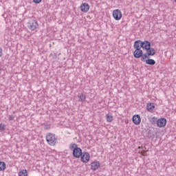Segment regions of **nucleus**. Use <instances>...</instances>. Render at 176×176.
Here are the masks:
<instances>
[{"instance_id":"5","label":"nucleus","mask_w":176,"mask_h":176,"mask_svg":"<svg viewBox=\"0 0 176 176\" xmlns=\"http://www.w3.org/2000/svg\"><path fill=\"white\" fill-rule=\"evenodd\" d=\"M80 160L82 163H87L90 160V154L87 152H84L80 156Z\"/></svg>"},{"instance_id":"28","label":"nucleus","mask_w":176,"mask_h":176,"mask_svg":"<svg viewBox=\"0 0 176 176\" xmlns=\"http://www.w3.org/2000/svg\"><path fill=\"white\" fill-rule=\"evenodd\" d=\"M142 156H145V152L142 153Z\"/></svg>"},{"instance_id":"23","label":"nucleus","mask_w":176,"mask_h":176,"mask_svg":"<svg viewBox=\"0 0 176 176\" xmlns=\"http://www.w3.org/2000/svg\"><path fill=\"white\" fill-rule=\"evenodd\" d=\"M5 124H0V131H3L6 130Z\"/></svg>"},{"instance_id":"9","label":"nucleus","mask_w":176,"mask_h":176,"mask_svg":"<svg viewBox=\"0 0 176 176\" xmlns=\"http://www.w3.org/2000/svg\"><path fill=\"white\" fill-rule=\"evenodd\" d=\"M143 53L142 50H135L133 52V57L135 58H141Z\"/></svg>"},{"instance_id":"13","label":"nucleus","mask_w":176,"mask_h":176,"mask_svg":"<svg viewBox=\"0 0 176 176\" xmlns=\"http://www.w3.org/2000/svg\"><path fill=\"white\" fill-rule=\"evenodd\" d=\"M146 52L148 56H155L156 54V50L153 47L148 48V50H146Z\"/></svg>"},{"instance_id":"21","label":"nucleus","mask_w":176,"mask_h":176,"mask_svg":"<svg viewBox=\"0 0 176 176\" xmlns=\"http://www.w3.org/2000/svg\"><path fill=\"white\" fill-rule=\"evenodd\" d=\"M27 170H22L19 171V176H28Z\"/></svg>"},{"instance_id":"25","label":"nucleus","mask_w":176,"mask_h":176,"mask_svg":"<svg viewBox=\"0 0 176 176\" xmlns=\"http://www.w3.org/2000/svg\"><path fill=\"white\" fill-rule=\"evenodd\" d=\"M33 2L34 3H41V2H42V0H33Z\"/></svg>"},{"instance_id":"1","label":"nucleus","mask_w":176,"mask_h":176,"mask_svg":"<svg viewBox=\"0 0 176 176\" xmlns=\"http://www.w3.org/2000/svg\"><path fill=\"white\" fill-rule=\"evenodd\" d=\"M69 148L70 151H73V157H76V159H79V157L82 156V148L78 147V144L76 143L70 144Z\"/></svg>"},{"instance_id":"14","label":"nucleus","mask_w":176,"mask_h":176,"mask_svg":"<svg viewBox=\"0 0 176 176\" xmlns=\"http://www.w3.org/2000/svg\"><path fill=\"white\" fill-rule=\"evenodd\" d=\"M149 57H151L150 56V55H148V54H147V52H146L145 54H142V56H140V60H141V61H142L143 63H146V60H148V58H149ZM147 58V59H146Z\"/></svg>"},{"instance_id":"20","label":"nucleus","mask_w":176,"mask_h":176,"mask_svg":"<svg viewBox=\"0 0 176 176\" xmlns=\"http://www.w3.org/2000/svg\"><path fill=\"white\" fill-rule=\"evenodd\" d=\"M150 123H151L152 124H157V118L156 117H153L150 120Z\"/></svg>"},{"instance_id":"10","label":"nucleus","mask_w":176,"mask_h":176,"mask_svg":"<svg viewBox=\"0 0 176 176\" xmlns=\"http://www.w3.org/2000/svg\"><path fill=\"white\" fill-rule=\"evenodd\" d=\"M132 120L134 124L138 125L141 123V116H140L138 114L135 115L133 116Z\"/></svg>"},{"instance_id":"22","label":"nucleus","mask_w":176,"mask_h":176,"mask_svg":"<svg viewBox=\"0 0 176 176\" xmlns=\"http://www.w3.org/2000/svg\"><path fill=\"white\" fill-rule=\"evenodd\" d=\"M148 138H155V133L149 131L148 132Z\"/></svg>"},{"instance_id":"26","label":"nucleus","mask_w":176,"mask_h":176,"mask_svg":"<svg viewBox=\"0 0 176 176\" xmlns=\"http://www.w3.org/2000/svg\"><path fill=\"white\" fill-rule=\"evenodd\" d=\"M44 128L45 130H49V129H50V125H45Z\"/></svg>"},{"instance_id":"12","label":"nucleus","mask_w":176,"mask_h":176,"mask_svg":"<svg viewBox=\"0 0 176 176\" xmlns=\"http://www.w3.org/2000/svg\"><path fill=\"white\" fill-rule=\"evenodd\" d=\"M91 170H94V171H96V170H98L100 168V162H94L91 164Z\"/></svg>"},{"instance_id":"19","label":"nucleus","mask_w":176,"mask_h":176,"mask_svg":"<svg viewBox=\"0 0 176 176\" xmlns=\"http://www.w3.org/2000/svg\"><path fill=\"white\" fill-rule=\"evenodd\" d=\"M107 122H111L113 120V116L112 115L107 114L106 115Z\"/></svg>"},{"instance_id":"8","label":"nucleus","mask_w":176,"mask_h":176,"mask_svg":"<svg viewBox=\"0 0 176 176\" xmlns=\"http://www.w3.org/2000/svg\"><path fill=\"white\" fill-rule=\"evenodd\" d=\"M141 47L143 50H147L151 47V42L148 41H142Z\"/></svg>"},{"instance_id":"24","label":"nucleus","mask_w":176,"mask_h":176,"mask_svg":"<svg viewBox=\"0 0 176 176\" xmlns=\"http://www.w3.org/2000/svg\"><path fill=\"white\" fill-rule=\"evenodd\" d=\"M8 120H14V116H8Z\"/></svg>"},{"instance_id":"29","label":"nucleus","mask_w":176,"mask_h":176,"mask_svg":"<svg viewBox=\"0 0 176 176\" xmlns=\"http://www.w3.org/2000/svg\"><path fill=\"white\" fill-rule=\"evenodd\" d=\"M175 2H176V0H175Z\"/></svg>"},{"instance_id":"2","label":"nucleus","mask_w":176,"mask_h":176,"mask_svg":"<svg viewBox=\"0 0 176 176\" xmlns=\"http://www.w3.org/2000/svg\"><path fill=\"white\" fill-rule=\"evenodd\" d=\"M46 141L49 145L51 146H54V145H56L57 143V138L56 137V135L49 133L46 135Z\"/></svg>"},{"instance_id":"15","label":"nucleus","mask_w":176,"mask_h":176,"mask_svg":"<svg viewBox=\"0 0 176 176\" xmlns=\"http://www.w3.org/2000/svg\"><path fill=\"white\" fill-rule=\"evenodd\" d=\"M146 109L148 112H152L155 109V103H148L146 104Z\"/></svg>"},{"instance_id":"11","label":"nucleus","mask_w":176,"mask_h":176,"mask_svg":"<svg viewBox=\"0 0 176 176\" xmlns=\"http://www.w3.org/2000/svg\"><path fill=\"white\" fill-rule=\"evenodd\" d=\"M142 41L141 40H137L134 42L133 43V48L135 50H141V48L142 47H141V43H142Z\"/></svg>"},{"instance_id":"27","label":"nucleus","mask_w":176,"mask_h":176,"mask_svg":"<svg viewBox=\"0 0 176 176\" xmlns=\"http://www.w3.org/2000/svg\"><path fill=\"white\" fill-rule=\"evenodd\" d=\"M3 54L2 47H0V57H2V54Z\"/></svg>"},{"instance_id":"16","label":"nucleus","mask_w":176,"mask_h":176,"mask_svg":"<svg viewBox=\"0 0 176 176\" xmlns=\"http://www.w3.org/2000/svg\"><path fill=\"white\" fill-rule=\"evenodd\" d=\"M145 63L148 65H155V64H156V61L152 58H148Z\"/></svg>"},{"instance_id":"3","label":"nucleus","mask_w":176,"mask_h":176,"mask_svg":"<svg viewBox=\"0 0 176 176\" xmlns=\"http://www.w3.org/2000/svg\"><path fill=\"white\" fill-rule=\"evenodd\" d=\"M28 27L31 31H35V30L39 28V24L36 20L32 19L28 23Z\"/></svg>"},{"instance_id":"6","label":"nucleus","mask_w":176,"mask_h":176,"mask_svg":"<svg viewBox=\"0 0 176 176\" xmlns=\"http://www.w3.org/2000/svg\"><path fill=\"white\" fill-rule=\"evenodd\" d=\"M167 123L166 118H160L157 120V127H164Z\"/></svg>"},{"instance_id":"4","label":"nucleus","mask_w":176,"mask_h":176,"mask_svg":"<svg viewBox=\"0 0 176 176\" xmlns=\"http://www.w3.org/2000/svg\"><path fill=\"white\" fill-rule=\"evenodd\" d=\"M122 11L120 10L117 9L114 10L113 11V17L117 21H119L120 19H122Z\"/></svg>"},{"instance_id":"18","label":"nucleus","mask_w":176,"mask_h":176,"mask_svg":"<svg viewBox=\"0 0 176 176\" xmlns=\"http://www.w3.org/2000/svg\"><path fill=\"white\" fill-rule=\"evenodd\" d=\"M6 168V164L4 162L0 161V171H3Z\"/></svg>"},{"instance_id":"7","label":"nucleus","mask_w":176,"mask_h":176,"mask_svg":"<svg viewBox=\"0 0 176 176\" xmlns=\"http://www.w3.org/2000/svg\"><path fill=\"white\" fill-rule=\"evenodd\" d=\"M80 8L81 12H83L84 13H87V12H89V9H90V6H89V3H83L81 4Z\"/></svg>"},{"instance_id":"17","label":"nucleus","mask_w":176,"mask_h":176,"mask_svg":"<svg viewBox=\"0 0 176 176\" xmlns=\"http://www.w3.org/2000/svg\"><path fill=\"white\" fill-rule=\"evenodd\" d=\"M85 100H86V96H85L83 94L78 95L79 102H83V101H85Z\"/></svg>"}]
</instances>
